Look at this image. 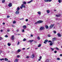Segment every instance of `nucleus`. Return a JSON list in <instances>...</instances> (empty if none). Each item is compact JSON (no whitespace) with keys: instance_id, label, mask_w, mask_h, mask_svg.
<instances>
[{"instance_id":"nucleus-1","label":"nucleus","mask_w":62,"mask_h":62,"mask_svg":"<svg viewBox=\"0 0 62 62\" xmlns=\"http://www.w3.org/2000/svg\"><path fill=\"white\" fill-rule=\"evenodd\" d=\"M44 28L43 27H40L39 30L40 31H41V30H43L44 29Z\"/></svg>"},{"instance_id":"nucleus-2","label":"nucleus","mask_w":62,"mask_h":62,"mask_svg":"<svg viewBox=\"0 0 62 62\" xmlns=\"http://www.w3.org/2000/svg\"><path fill=\"white\" fill-rule=\"evenodd\" d=\"M56 39V38L55 37L54 38H52V41H55V40Z\"/></svg>"},{"instance_id":"nucleus-3","label":"nucleus","mask_w":62,"mask_h":62,"mask_svg":"<svg viewBox=\"0 0 62 62\" xmlns=\"http://www.w3.org/2000/svg\"><path fill=\"white\" fill-rule=\"evenodd\" d=\"M52 0H45V2H51L52 1Z\"/></svg>"},{"instance_id":"nucleus-4","label":"nucleus","mask_w":62,"mask_h":62,"mask_svg":"<svg viewBox=\"0 0 62 62\" xmlns=\"http://www.w3.org/2000/svg\"><path fill=\"white\" fill-rule=\"evenodd\" d=\"M11 39L13 40L14 39V35H13L11 36Z\"/></svg>"},{"instance_id":"nucleus-5","label":"nucleus","mask_w":62,"mask_h":62,"mask_svg":"<svg viewBox=\"0 0 62 62\" xmlns=\"http://www.w3.org/2000/svg\"><path fill=\"white\" fill-rule=\"evenodd\" d=\"M37 22H38V23H42V21L41 20H39L37 21Z\"/></svg>"},{"instance_id":"nucleus-6","label":"nucleus","mask_w":62,"mask_h":62,"mask_svg":"<svg viewBox=\"0 0 62 62\" xmlns=\"http://www.w3.org/2000/svg\"><path fill=\"white\" fill-rule=\"evenodd\" d=\"M12 4L11 3H10L8 5V6L10 7L12 6Z\"/></svg>"},{"instance_id":"nucleus-7","label":"nucleus","mask_w":62,"mask_h":62,"mask_svg":"<svg viewBox=\"0 0 62 62\" xmlns=\"http://www.w3.org/2000/svg\"><path fill=\"white\" fill-rule=\"evenodd\" d=\"M57 35L59 37H61V34H60L59 33H58Z\"/></svg>"},{"instance_id":"nucleus-8","label":"nucleus","mask_w":62,"mask_h":62,"mask_svg":"<svg viewBox=\"0 0 62 62\" xmlns=\"http://www.w3.org/2000/svg\"><path fill=\"white\" fill-rule=\"evenodd\" d=\"M54 24H53V25H51L50 26V28L51 29L54 26Z\"/></svg>"},{"instance_id":"nucleus-9","label":"nucleus","mask_w":62,"mask_h":62,"mask_svg":"<svg viewBox=\"0 0 62 62\" xmlns=\"http://www.w3.org/2000/svg\"><path fill=\"white\" fill-rule=\"evenodd\" d=\"M16 14H18L19 13V11H16Z\"/></svg>"},{"instance_id":"nucleus-10","label":"nucleus","mask_w":62,"mask_h":62,"mask_svg":"<svg viewBox=\"0 0 62 62\" xmlns=\"http://www.w3.org/2000/svg\"><path fill=\"white\" fill-rule=\"evenodd\" d=\"M34 57H35V55L33 54L31 55V58H33Z\"/></svg>"},{"instance_id":"nucleus-11","label":"nucleus","mask_w":62,"mask_h":62,"mask_svg":"<svg viewBox=\"0 0 62 62\" xmlns=\"http://www.w3.org/2000/svg\"><path fill=\"white\" fill-rule=\"evenodd\" d=\"M23 28L24 29H26V26L25 25H24L23 26Z\"/></svg>"},{"instance_id":"nucleus-12","label":"nucleus","mask_w":62,"mask_h":62,"mask_svg":"<svg viewBox=\"0 0 62 62\" xmlns=\"http://www.w3.org/2000/svg\"><path fill=\"white\" fill-rule=\"evenodd\" d=\"M33 1V0H31V1L28 2H27V4H29V3H31Z\"/></svg>"},{"instance_id":"nucleus-13","label":"nucleus","mask_w":62,"mask_h":62,"mask_svg":"<svg viewBox=\"0 0 62 62\" xmlns=\"http://www.w3.org/2000/svg\"><path fill=\"white\" fill-rule=\"evenodd\" d=\"M16 52H17V53H16V54H17L18 53V52L19 53L20 52H21V50L20 49H18V51H16Z\"/></svg>"},{"instance_id":"nucleus-14","label":"nucleus","mask_w":62,"mask_h":62,"mask_svg":"<svg viewBox=\"0 0 62 62\" xmlns=\"http://www.w3.org/2000/svg\"><path fill=\"white\" fill-rule=\"evenodd\" d=\"M34 41V40H30L28 41V42H32Z\"/></svg>"},{"instance_id":"nucleus-15","label":"nucleus","mask_w":62,"mask_h":62,"mask_svg":"<svg viewBox=\"0 0 62 62\" xmlns=\"http://www.w3.org/2000/svg\"><path fill=\"white\" fill-rule=\"evenodd\" d=\"M22 7H23V8H25V6L24 4H22Z\"/></svg>"},{"instance_id":"nucleus-16","label":"nucleus","mask_w":62,"mask_h":62,"mask_svg":"<svg viewBox=\"0 0 62 62\" xmlns=\"http://www.w3.org/2000/svg\"><path fill=\"white\" fill-rule=\"evenodd\" d=\"M37 13H38V14H39V15L41 14V12H40V11H38L37 12Z\"/></svg>"},{"instance_id":"nucleus-17","label":"nucleus","mask_w":62,"mask_h":62,"mask_svg":"<svg viewBox=\"0 0 62 62\" xmlns=\"http://www.w3.org/2000/svg\"><path fill=\"white\" fill-rule=\"evenodd\" d=\"M18 59H16L15 61V62H18Z\"/></svg>"},{"instance_id":"nucleus-18","label":"nucleus","mask_w":62,"mask_h":62,"mask_svg":"<svg viewBox=\"0 0 62 62\" xmlns=\"http://www.w3.org/2000/svg\"><path fill=\"white\" fill-rule=\"evenodd\" d=\"M23 4H24V5H25L26 4V2L25 1H24L23 3Z\"/></svg>"},{"instance_id":"nucleus-19","label":"nucleus","mask_w":62,"mask_h":62,"mask_svg":"<svg viewBox=\"0 0 62 62\" xmlns=\"http://www.w3.org/2000/svg\"><path fill=\"white\" fill-rule=\"evenodd\" d=\"M49 62V60L47 59L45 61V62Z\"/></svg>"},{"instance_id":"nucleus-20","label":"nucleus","mask_w":62,"mask_h":62,"mask_svg":"<svg viewBox=\"0 0 62 62\" xmlns=\"http://www.w3.org/2000/svg\"><path fill=\"white\" fill-rule=\"evenodd\" d=\"M26 39L24 38L23 39V41H26Z\"/></svg>"},{"instance_id":"nucleus-21","label":"nucleus","mask_w":62,"mask_h":62,"mask_svg":"<svg viewBox=\"0 0 62 62\" xmlns=\"http://www.w3.org/2000/svg\"><path fill=\"white\" fill-rule=\"evenodd\" d=\"M4 60L5 61H8V59H7V58H5Z\"/></svg>"},{"instance_id":"nucleus-22","label":"nucleus","mask_w":62,"mask_h":62,"mask_svg":"<svg viewBox=\"0 0 62 62\" xmlns=\"http://www.w3.org/2000/svg\"><path fill=\"white\" fill-rule=\"evenodd\" d=\"M50 49H51V50H52V51H54V49L52 47L50 48Z\"/></svg>"},{"instance_id":"nucleus-23","label":"nucleus","mask_w":62,"mask_h":62,"mask_svg":"<svg viewBox=\"0 0 62 62\" xmlns=\"http://www.w3.org/2000/svg\"><path fill=\"white\" fill-rule=\"evenodd\" d=\"M50 46H52V45H53V43L52 42L50 43Z\"/></svg>"},{"instance_id":"nucleus-24","label":"nucleus","mask_w":62,"mask_h":62,"mask_svg":"<svg viewBox=\"0 0 62 62\" xmlns=\"http://www.w3.org/2000/svg\"><path fill=\"white\" fill-rule=\"evenodd\" d=\"M45 27L46 28V29H48V26L47 25H46L45 26Z\"/></svg>"},{"instance_id":"nucleus-25","label":"nucleus","mask_w":62,"mask_h":62,"mask_svg":"<svg viewBox=\"0 0 62 62\" xmlns=\"http://www.w3.org/2000/svg\"><path fill=\"white\" fill-rule=\"evenodd\" d=\"M41 45L39 44V46H38V47H41Z\"/></svg>"},{"instance_id":"nucleus-26","label":"nucleus","mask_w":62,"mask_h":62,"mask_svg":"<svg viewBox=\"0 0 62 62\" xmlns=\"http://www.w3.org/2000/svg\"><path fill=\"white\" fill-rule=\"evenodd\" d=\"M5 1V0H2V3H4V2Z\"/></svg>"},{"instance_id":"nucleus-27","label":"nucleus","mask_w":62,"mask_h":62,"mask_svg":"<svg viewBox=\"0 0 62 62\" xmlns=\"http://www.w3.org/2000/svg\"><path fill=\"white\" fill-rule=\"evenodd\" d=\"M39 40L40 39V37L39 36H38L37 38Z\"/></svg>"},{"instance_id":"nucleus-28","label":"nucleus","mask_w":62,"mask_h":62,"mask_svg":"<svg viewBox=\"0 0 62 62\" xmlns=\"http://www.w3.org/2000/svg\"><path fill=\"white\" fill-rule=\"evenodd\" d=\"M55 49H56L57 50H59V48H58L57 47H56L55 48Z\"/></svg>"},{"instance_id":"nucleus-29","label":"nucleus","mask_w":62,"mask_h":62,"mask_svg":"<svg viewBox=\"0 0 62 62\" xmlns=\"http://www.w3.org/2000/svg\"><path fill=\"white\" fill-rule=\"evenodd\" d=\"M13 23H16V21H14L13 22Z\"/></svg>"},{"instance_id":"nucleus-30","label":"nucleus","mask_w":62,"mask_h":62,"mask_svg":"<svg viewBox=\"0 0 62 62\" xmlns=\"http://www.w3.org/2000/svg\"><path fill=\"white\" fill-rule=\"evenodd\" d=\"M8 46H10L11 44H10L8 43Z\"/></svg>"},{"instance_id":"nucleus-31","label":"nucleus","mask_w":62,"mask_h":62,"mask_svg":"<svg viewBox=\"0 0 62 62\" xmlns=\"http://www.w3.org/2000/svg\"><path fill=\"white\" fill-rule=\"evenodd\" d=\"M17 9L18 11V10H19L20 9V8H19V7H18L17 8Z\"/></svg>"},{"instance_id":"nucleus-32","label":"nucleus","mask_w":62,"mask_h":62,"mask_svg":"<svg viewBox=\"0 0 62 62\" xmlns=\"http://www.w3.org/2000/svg\"><path fill=\"white\" fill-rule=\"evenodd\" d=\"M47 13H49V12H50V11H49V10H47Z\"/></svg>"},{"instance_id":"nucleus-33","label":"nucleus","mask_w":62,"mask_h":62,"mask_svg":"<svg viewBox=\"0 0 62 62\" xmlns=\"http://www.w3.org/2000/svg\"><path fill=\"white\" fill-rule=\"evenodd\" d=\"M5 38H8V36L7 35H6L5 36Z\"/></svg>"},{"instance_id":"nucleus-34","label":"nucleus","mask_w":62,"mask_h":62,"mask_svg":"<svg viewBox=\"0 0 62 62\" xmlns=\"http://www.w3.org/2000/svg\"><path fill=\"white\" fill-rule=\"evenodd\" d=\"M0 60H1V61H2V60H4V59L2 58V59H0Z\"/></svg>"},{"instance_id":"nucleus-35","label":"nucleus","mask_w":62,"mask_h":62,"mask_svg":"<svg viewBox=\"0 0 62 62\" xmlns=\"http://www.w3.org/2000/svg\"><path fill=\"white\" fill-rule=\"evenodd\" d=\"M61 0H58V1L59 2V3H61Z\"/></svg>"},{"instance_id":"nucleus-36","label":"nucleus","mask_w":62,"mask_h":62,"mask_svg":"<svg viewBox=\"0 0 62 62\" xmlns=\"http://www.w3.org/2000/svg\"><path fill=\"white\" fill-rule=\"evenodd\" d=\"M57 60H60V58H58L57 59Z\"/></svg>"},{"instance_id":"nucleus-37","label":"nucleus","mask_w":62,"mask_h":62,"mask_svg":"<svg viewBox=\"0 0 62 62\" xmlns=\"http://www.w3.org/2000/svg\"><path fill=\"white\" fill-rule=\"evenodd\" d=\"M22 32H24V29L22 30Z\"/></svg>"},{"instance_id":"nucleus-38","label":"nucleus","mask_w":62,"mask_h":62,"mask_svg":"<svg viewBox=\"0 0 62 62\" xmlns=\"http://www.w3.org/2000/svg\"><path fill=\"white\" fill-rule=\"evenodd\" d=\"M3 38L2 37H0V40H2V39Z\"/></svg>"},{"instance_id":"nucleus-39","label":"nucleus","mask_w":62,"mask_h":62,"mask_svg":"<svg viewBox=\"0 0 62 62\" xmlns=\"http://www.w3.org/2000/svg\"><path fill=\"white\" fill-rule=\"evenodd\" d=\"M17 58H19V57H20V55H18L17 56Z\"/></svg>"},{"instance_id":"nucleus-40","label":"nucleus","mask_w":62,"mask_h":62,"mask_svg":"<svg viewBox=\"0 0 62 62\" xmlns=\"http://www.w3.org/2000/svg\"><path fill=\"white\" fill-rule=\"evenodd\" d=\"M53 32L54 34H56V31H53Z\"/></svg>"},{"instance_id":"nucleus-41","label":"nucleus","mask_w":62,"mask_h":62,"mask_svg":"<svg viewBox=\"0 0 62 62\" xmlns=\"http://www.w3.org/2000/svg\"><path fill=\"white\" fill-rule=\"evenodd\" d=\"M48 40H45V41H46V42H47Z\"/></svg>"},{"instance_id":"nucleus-42","label":"nucleus","mask_w":62,"mask_h":62,"mask_svg":"<svg viewBox=\"0 0 62 62\" xmlns=\"http://www.w3.org/2000/svg\"><path fill=\"white\" fill-rule=\"evenodd\" d=\"M54 53H55V54H56V53H57V51H54Z\"/></svg>"},{"instance_id":"nucleus-43","label":"nucleus","mask_w":62,"mask_h":62,"mask_svg":"<svg viewBox=\"0 0 62 62\" xmlns=\"http://www.w3.org/2000/svg\"><path fill=\"white\" fill-rule=\"evenodd\" d=\"M52 41H50V40H49V41H48V42H52Z\"/></svg>"},{"instance_id":"nucleus-44","label":"nucleus","mask_w":62,"mask_h":62,"mask_svg":"<svg viewBox=\"0 0 62 62\" xmlns=\"http://www.w3.org/2000/svg\"><path fill=\"white\" fill-rule=\"evenodd\" d=\"M38 21H37V22H36L35 23V24H38Z\"/></svg>"},{"instance_id":"nucleus-45","label":"nucleus","mask_w":62,"mask_h":62,"mask_svg":"<svg viewBox=\"0 0 62 62\" xmlns=\"http://www.w3.org/2000/svg\"><path fill=\"white\" fill-rule=\"evenodd\" d=\"M10 17V16H7V17L8 18H9Z\"/></svg>"},{"instance_id":"nucleus-46","label":"nucleus","mask_w":62,"mask_h":62,"mask_svg":"<svg viewBox=\"0 0 62 62\" xmlns=\"http://www.w3.org/2000/svg\"><path fill=\"white\" fill-rule=\"evenodd\" d=\"M48 37H51V35H48Z\"/></svg>"},{"instance_id":"nucleus-47","label":"nucleus","mask_w":62,"mask_h":62,"mask_svg":"<svg viewBox=\"0 0 62 62\" xmlns=\"http://www.w3.org/2000/svg\"><path fill=\"white\" fill-rule=\"evenodd\" d=\"M28 21V20L27 19H26V22H27V21Z\"/></svg>"},{"instance_id":"nucleus-48","label":"nucleus","mask_w":62,"mask_h":62,"mask_svg":"<svg viewBox=\"0 0 62 62\" xmlns=\"http://www.w3.org/2000/svg\"><path fill=\"white\" fill-rule=\"evenodd\" d=\"M31 37H33V35L32 34L31 35Z\"/></svg>"},{"instance_id":"nucleus-49","label":"nucleus","mask_w":62,"mask_h":62,"mask_svg":"<svg viewBox=\"0 0 62 62\" xmlns=\"http://www.w3.org/2000/svg\"><path fill=\"white\" fill-rule=\"evenodd\" d=\"M56 17H59V15H56Z\"/></svg>"},{"instance_id":"nucleus-50","label":"nucleus","mask_w":62,"mask_h":62,"mask_svg":"<svg viewBox=\"0 0 62 62\" xmlns=\"http://www.w3.org/2000/svg\"><path fill=\"white\" fill-rule=\"evenodd\" d=\"M19 44H20V42H18L17 43V45H19Z\"/></svg>"},{"instance_id":"nucleus-51","label":"nucleus","mask_w":62,"mask_h":62,"mask_svg":"<svg viewBox=\"0 0 62 62\" xmlns=\"http://www.w3.org/2000/svg\"><path fill=\"white\" fill-rule=\"evenodd\" d=\"M44 43H45V44H46L47 43H46V42L45 41L44 42Z\"/></svg>"},{"instance_id":"nucleus-52","label":"nucleus","mask_w":62,"mask_h":62,"mask_svg":"<svg viewBox=\"0 0 62 62\" xmlns=\"http://www.w3.org/2000/svg\"><path fill=\"white\" fill-rule=\"evenodd\" d=\"M29 58V56H27L26 57V58Z\"/></svg>"},{"instance_id":"nucleus-53","label":"nucleus","mask_w":62,"mask_h":62,"mask_svg":"<svg viewBox=\"0 0 62 62\" xmlns=\"http://www.w3.org/2000/svg\"><path fill=\"white\" fill-rule=\"evenodd\" d=\"M2 53V51L0 50V54H1V53Z\"/></svg>"},{"instance_id":"nucleus-54","label":"nucleus","mask_w":62,"mask_h":62,"mask_svg":"<svg viewBox=\"0 0 62 62\" xmlns=\"http://www.w3.org/2000/svg\"><path fill=\"white\" fill-rule=\"evenodd\" d=\"M23 8V7H22V6H21V7H20V8H21V9H22Z\"/></svg>"},{"instance_id":"nucleus-55","label":"nucleus","mask_w":62,"mask_h":62,"mask_svg":"<svg viewBox=\"0 0 62 62\" xmlns=\"http://www.w3.org/2000/svg\"><path fill=\"white\" fill-rule=\"evenodd\" d=\"M0 31L1 32H3V31L2 30H0Z\"/></svg>"},{"instance_id":"nucleus-56","label":"nucleus","mask_w":62,"mask_h":62,"mask_svg":"<svg viewBox=\"0 0 62 62\" xmlns=\"http://www.w3.org/2000/svg\"><path fill=\"white\" fill-rule=\"evenodd\" d=\"M9 30H7V32H9Z\"/></svg>"},{"instance_id":"nucleus-57","label":"nucleus","mask_w":62,"mask_h":62,"mask_svg":"<svg viewBox=\"0 0 62 62\" xmlns=\"http://www.w3.org/2000/svg\"><path fill=\"white\" fill-rule=\"evenodd\" d=\"M5 24V23H3V25H4V24Z\"/></svg>"},{"instance_id":"nucleus-58","label":"nucleus","mask_w":62,"mask_h":62,"mask_svg":"<svg viewBox=\"0 0 62 62\" xmlns=\"http://www.w3.org/2000/svg\"><path fill=\"white\" fill-rule=\"evenodd\" d=\"M12 26L13 27H15V26H14V25H12Z\"/></svg>"},{"instance_id":"nucleus-59","label":"nucleus","mask_w":62,"mask_h":62,"mask_svg":"<svg viewBox=\"0 0 62 62\" xmlns=\"http://www.w3.org/2000/svg\"><path fill=\"white\" fill-rule=\"evenodd\" d=\"M25 49V48H23L22 49V50H24Z\"/></svg>"},{"instance_id":"nucleus-60","label":"nucleus","mask_w":62,"mask_h":62,"mask_svg":"<svg viewBox=\"0 0 62 62\" xmlns=\"http://www.w3.org/2000/svg\"><path fill=\"white\" fill-rule=\"evenodd\" d=\"M39 58L40 59H41V56H40L39 57Z\"/></svg>"},{"instance_id":"nucleus-61","label":"nucleus","mask_w":62,"mask_h":62,"mask_svg":"<svg viewBox=\"0 0 62 62\" xmlns=\"http://www.w3.org/2000/svg\"><path fill=\"white\" fill-rule=\"evenodd\" d=\"M19 31V30H16V31H17V32H18Z\"/></svg>"},{"instance_id":"nucleus-62","label":"nucleus","mask_w":62,"mask_h":62,"mask_svg":"<svg viewBox=\"0 0 62 62\" xmlns=\"http://www.w3.org/2000/svg\"><path fill=\"white\" fill-rule=\"evenodd\" d=\"M60 56H62V54H60Z\"/></svg>"},{"instance_id":"nucleus-63","label":"nucleus","mask_w":62,"mask_h":62,"mask_svg":"<svg viewBox=\"0 0 62 62\" xmlns=\"http://www.w3.org/2000/svg\"><path fill=\"white\" fill-rule=\"evenodd\" d=\"M22 20H24V18H22Z\"/></svg>"},{"instance_id":"nucleus-64","label":"nucleus","mask_w":62,"mask_h":62,"mask_svg":"<svg viewBox=\"0 0 62 62\" xmlns=\"http://www.w3.org/2000/svg\"><path fill=\"white\" fill-rule=\"evenodd\" d=\"M7 62H10L9 61H8Z\"/></svg>"}]
</instances>
